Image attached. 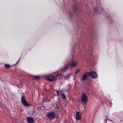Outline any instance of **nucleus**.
Returning <instances> with one entry per match:
<instances>
[{
	"label": "nucleus",
	"mask_w": 123,
	"mask_h": 123,
	"mask_svg": "<svg viewBox=\"0 0 123 123\" xmlns=\"http://www.w3.org/2000/svg\"><path fill=\"white\" fill-rule=\"evenodd\" d=\"M81 100L84 104H86L87 101V98L86 95L83 93L81 95Z\"/></svg>",
	"instance_id": "nucleus-1"
},
{
	"label": "nucleus",
	"mask_w": 123,
	"mask_h": 123,
	"mask_svg": "<svg viewBox=\"0 0 123 123\" xmlns=\"http://www.w3.org/2000/svg\"><path fill=\"white\" fill-rule=\"evenodd\" d=\"M59 74H57L56 76L55 77L53 75L49 76L47 77L46 78V79L47 80L49 81L50 82H52L53 81L55 80V78L57 76H59Z\"/></svg>",
	"instance_id": "nucleus-2"
},
{
	"label": "nucleus",
	"mask_w": 123,
	"mask_h": 123,
	"mask_svg": "<svg viewBox=\"0 0 123 123\" xmlns=\"http://www.w3.org/2000/svg\"><path fill=\"white\" fill-rule=\"evenodd\" d=\"M90 73L89 72H87L84 74L82 75V80L85 81L87 78L90 76Z\"/></svg>",
	"instance_id": "nucleus-3"
},
{
	"label": "nucleus",
	"mask_w": 123,
	"mask_h": 123,
	"mask_svg": "<svg viewBox=\"0 0 123 123\" xmlns=\"http://www.w3.org/2000/svg\"><path fill=\"white\" fill-rule=\"evenodd\" d=\"M47 117L51 120L53 119L55 117L54 113L52 112H50L47 114Z\"/></svg>",
	"instance_id": "nucleus-4"
},
{
	"label": "nucleus",
	"mask_w": 123,
	"mask_h": 123,
	"mask_svg": "<svg viewBox=\"0 0 123 123\" xmlns=\"http://www.w3.org/2000/svg\"><path fill=\"white\" fill-rule=\"evenodd\" d=\"M21 100L22 104L25 106H29V104L26 102L25 98L23 96L21 97Z\"/></svg>",
	"instance_id": "nucleus-5"
},
{
	"label": "nucleus",
	"mask_w": 123,
	"mask_h": 123,
	"mask_svg": "<svg viewBox=\"0 0 123 123\" xmlns=\"http://www.w3.org/2000/svg\"><path fill=\"white\" fill-rule=\"evenodd\" d=\"M90 76L93 79H95L98 77L97 73L95 71H92L90 72Z\"/></svg>",
	"instance_id": "nucleus-6"
},
{
	"label": "nucleus",
	"mask_w": 123,
	"mask_h": 123,
	"mask_svg": "<svg viewBox=\"0 0 123 123\" xmlns=\"http://www.w3.org/2000/svg\"><path fill=\"white\" fill-rule=\"evenodd\" d=\"M76 118L77 120H79L81 119V114L79 112H76Z\"/></svg>",
	"instance_id": "nucleus-7"
},
{
	"label": "nucleus",
	"mask_w": 123,
	"mask_h": 123,
	"mask_svg": "<svg viewBox=\"0 0 123 123\" xmlns=\"http://www.w3.org/2000/svg\"><path fill=\"white\" fill-rule=\"evenodd\" d=\"M26 121L29 123H33L34 122V120L31 117H28L27 118Z\"/></svg>",
	"instance_id": "nucleus-8"
},
{
	"label": "nucleus",
	"mask_w": 123,
	"mask_h": 123,
	"mask_svg": "<svg viewBox=\"0 0 123 123\" xmlns=\"http://www.w3.org/2000/svg\"><path fill=\"white\" fill-rule=\"evenodd\" d=\"M68 66V65H65L64 67L62 69V72H64L65 71H66L67 69V68Z\"/></svg>",
	"instance_id": "nucleus-9"
},
{
	"label": "nucleus",
	"mask_w": 123,
	"mask_h": 123,
	"mask_svg": "<svg viewBox=\"0 0 123 123\" xmlns=\"http://www.w3.org/2000/svg\"><path fill=\"white\" fill-rule=\"evenodd\" d=\"M76 65V63L75 62L72 61L70 63V66L72 67H75Z\"/></svg>",
	"instance_id": "nucleus-10"
},
{
	"label": "nucleus",
	"mask_w": 123,
	"mask_h": 123,
	"mask_svg": "<svg viewBox=\"0 0 123 123\" xmlns=\"http://www.w3.org/2000/svg\"><path fill=\"white\" fill-rule=\"evenodd\" d=\"M5 67L6 68H10V65H9L7 64H6L5 65Z\"/></svg>",
	"instance_id": "nucleus-11"
},
{
	"label": "nucleus",
	"mask_w": 123,
	"mask_h": 123,
	"mask_svg": "<svg viewBox=\"0 0 123 123\" xmlns=\"http://www.w3.org/2000/svg\"><path fill=\"white\" fill-rule=\"evenodd\" d=\"M56 92L57 95L58 96H59V95L61 94V91H56Z\"/></svg>",
	"instance_id": "nucleus-12"
},
{
	"label": "nucleus",
	"mask_w": 123,
	"mask_h": 123,
	"mask_svg": "<svg viewBox=\"0 0 123 123\" xmlns=\"http://www.w3.org/2000/svg\"><path fill=\"white\" fill-rule=\"evenodd\" d=\"M62 97L63 99H65V95L63 94L62 93L61 94Z\"/></svg>",
	"instance_id": "nucleus-13"
},
{
	"label": "nucleus",
	"mask_w": 123,
	"mask_h": 123,
	"mask_svg": "<svg viewBox=\"0 0 123 123\" xmlns=\"http://www.w3.org/2000/svg\"><path fill=\"white\" fill-rule=\"evenodd\" d=\"M64 78L65 79V80H66L67 79L68 80L69 78V76L68 75L65 76Z\"/></svg>",
	"instance_id": "nucleus-14"
},
{
	"label": "nucleus",
	"mask_w": 123,
	"mask_h": 123,
	"mask_svg": "<svg viewBox=\"0 0 123 123\" xmlns=\"http://www.w3.org/2000/svg\"><path fill=\"white\" fill-rule=\"evenodd\" d=\"M4 106V105H3V104L1 103H0V107L1 108H2Z\"/></svg>",
	"instance_id": "nucleus-15"
},
{
	"label": "nucleus",
	"mask_w": 123,
	"mask_h": 123,
	"mask_svg": "<svg viewBox=\"0 0 123 123\" xmlns=\"http://www.w3.org/2000/svg\"><path fill=\"white\" fill-rule=\"evenodd\" d=\"M80 72V70L79 69H78L76 71L75 73V74H77L79 72Z\"/></svg>",
	"instance_id": "nucleus-16"
},
{
	"label": "nucleus",
	"mask_w": 123,
	"mask_h": 123,
	"mask_svg": "<svg viewBox=\"0 0 123 123\" xmlns=\"http://www.w3.org/2000/svg\"><path fill=\"white\" fill-rule=\"evenodd\" d=\"M34 78L35 79H37L38 78V77L37 76H35L34 77Z\"/></svg>",
	"instance_id": "nucleus-17"
},
{
	"label": "nucleus",
	"mask_w": 123,
	"mask_h": 123,
	"mask_svg": "<svg viewBox=\"0 0 123 123\" xmlns=\"http://www.w3.org/2000/svg\"><path fill=\"white\" fill-rule=\"evenodd\" d=\"M94 11H95V9H94Z\"/></svg>",
	"instance_id": "nucleus-18"
},
{
	"label": "nucleus",
	"mask_w": 123,
	"mask_h": 123,
	"mask_svg": "<svg viewBox=\"0 0 123 123\" xmlns=\"http://www.w3.org/2000/svg\"><path fill=\"white\" fill-rule=\"evenodd\" d=\"M61 74H60V75H61Z\"/></svg>",
	"instance_id": "nucleus-19"
}]
</instances>
